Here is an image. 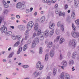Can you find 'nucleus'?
Segmentation results:
<instances>
[{"instance_id": "obj_16", "label": "nucleus", "mask_w": 79, "mask_h": 79, "mask_svg": "<svg viewBox=\"0 0 79 79\" xmlns=\"http://www.w3.org/2000/svg\"><path fill=\"white\" fill-rule=\"evenodd\" d=\"M69 64L70 66H73V65L74 64V60H70L69 61Z\"/></svg>"}, {"instance_id": "obj_19", "label": "nucleus", "mask_w": 79, "mask_h": 79, "mask_svg": "<svg viewBox=\"0 0 79 79\" xmlns=\"http://www.w3.org/2000/svg\"><path fill=\"white\" fill-rule=\"evenodd\" d=\"M64 77H65V79H70V78H71L70 75L68 73H66L64 76Z\"/></svg>"}, {"instance_id": "obj_12", "label": "nucleus", "mask_w": 79, "mask_h": 79, "mask_svg": "<svg viewBox=\"0 0 79 79\" xmlns=\"http://www.w3.org/2000/svg\"><path fill=\"white\" fill-rule=\"evenodd\" d=\"M77 56V52H74L72 54V59H75L76 58V56Z\"/></svg>"}, {"instance_id": "obj_30", "label": "nucleus", "mask_w": 79, "mask_h": 79, "mask_svg": "<svg viewBox=\"0 0 79 79\" xmlns=\"http://www.w3.org/2000/svg\"><path fill=\"white\" fill-rule=\"evenodd\" d=\"M54 27H55V23H52V24H50L49 25V28L50 29H53Z\"/></svg>"}, {"instance_id": "obj_47", "label": "nucleus", "mask_w": 79, "mask_h": 79, "mask_svg": "<svg viewBox=\"0 0 79 79\" xmlns=\"http://www.w3.org/2000/svg\"><path fill=\"white\" fill-rule=\"evenodd\" d=\"M13 55H14V52H12L10 53L9 55L8 58H11L13 56Z\"/></svg>"}, {"instance_id": "obj_54", "label": "nucleus", "mask_w": 79, "mask_h": 79, "mask_svg": "<svg viewBox=\"0 0 79 79\" xmlns=\"http://www.w3.org/2000/svg\"><path fill=\"white\" fill-rule=\"evenodd\" d=\"M31 40H28L27 41V44L28 45V44H31Z\"/></svg>"}, {"instance_id": "obj_38", "label": "nucleus", "mask_w": 79, "mask_h": 79, "mask_svg": "<svg viewBox=\"0 0 79 79\" xmlns=\"http://www.w3.org/2000/svg\"><path fill=\"white\" fill-rule=\"evenodd\" d=\"M43 52V48H42V47H40V50H39L40 54H42Z\"/></svg>"}, {"instance_id": "obj_10", "label": "nucleus", "mask_w": 79, "mask_h": 79, "mask_svg": "<svg viewBox=\"0 0 79 79\" xmlns=\"http://www.w3.org/2000/svg\"><path fill=\"white\" fill-rule=\"evenodd\" d=\"M45 21V17L44 16H42L41 18L40 19L39 21L41 23H43Z\"/></svg>"}, {"instance_id": "obj_28", "label": "nucleus", "mask_w": 79, "mask_h": 79, "mask_svg": "<svg viewBox=\"0 0 79 79\" xmlns=\"http://www.w3.org/2000/svg\"><path fill=\"white\" fill-rule=\"evenodd\" d=\"M22 50L23 48H22V47H19L17 51V54H19V53H20L22 52Z\"/></svg>"}, {"instance_id": "obj_18", "label": "nucleus", "mask_w": 79, "mask_h": 79, "mask_svg": "<svg viewBox=\"0 0 79 79\" xmlns=\"http://www.w3.org/2000/svg\"><path fill=\"white\" fill-rule=\"evenodd\" d=\"M41 62L40 61L37 62L36 65V68H39L41 65Z\"/></svg>"}, {"instance_id": "obj_63", "label": "nucleus", "mask_w": 79, "mask_h": 79, "mask_svg": "<svg viewBox=\"0 0 79 79\" xmlns=\"http://www.w3.org/2000/svg\"><path fill=\"white\" fill-rule=\"evenodd\" d=\"M62 58H63V57H62V55L61 54H60V60H62Z\"/></svg>"}, {"instance_id": "obj_22", "label": "nucleus", "mask_w": 79, "mask_h": 79, "mask_svg": "<svg viewBox=\"0 0 79 79\" xmlns=\"http://www.w3.org/2000/svg\"><path fill=\"white\" fill-rule=\"evenodd\" d=\"M64 39L63 38H61L59 41L60 44H62L64 42Z\"/></svg>"}, {"instance_id": "obj_55", "label": "nucleus", "mask_w": 79, "mask_h": 79, "mask_svg": "<svg viewBox=\"0 0 79 79\" xmlns=\"http://www.w3.org/2000/svg\"><path fill=\"white\" fill-rule=\"evenodd\" d=\"M68 5L67 4H66L64 6V9L65 10H67V9H68Z\"/></svg>"}, {"instance_id": "obj_36", "label": "nucleus", "mask_w": 79, "mask_h": 79, "mask_svg": "<svg viewBox=\"0 0 79 79\" xmlns=\"http://www.w3.org/2000/svg\"><path fill=\"white\" fill-rule=\"evenodd\" d=\"M74 7L76 8H77V7H78V4H77V2H74Z\"/></svg>"}, {"instance_id": "obj_48", "label": "nucleus", "mask_w": 79, "mask_h": 79, "mask_svg": "<svg viewBox=\"0 0 79 79\" xmlns=\"http://www.w3.org/2000/svg\"><path fill=\"white\" fill-rule=\"evenodd\" d=\"M30 31V30H28L27 29V30L25 32V35H27L28 34H29V31Z\"/></svg>"}, {"instance_id": "obj_61", "label": "nucleus", "mask_w": 79, "mask_h": 79, "mask_svg": "<svg viewBox=\"0 0 79 79\" xmlns=\"http://www.w3.org/2000/svg\"><path fill=\"white\" fill-rule=\"evenodd\" d=\"M30 52L31 53H32L33 54H34V53H35V52H34V51L32 50H31L30 51Z\"/></svg>"}, {"instance_id": "obj_26", "label": "nucleus", "mask_w": 79, "mask_h": 79, "mask_svg": "<svg viewBox=\"0 0 79 79\" xmlns=\"http://www.w3.org/2000/svg\"><path fill=\"white\" fill-rule=\"evenodd\" d=\"M48 53L46 54L45 57L44 61H48Z\"/></svg>"}, {"instance_id": "obj_40", "label": "nucleus", "mask_w": 79, "mask_h": 79, "mask_svg": "<svg viewBox=\"0 0 79 79\" xmlns=\"http://www.w3.org/2000/svg\"><path fill=\"white\" fill-rule=\"evenodd\" d=\"M56 46L55 45H53L52 46V50H55V49H56Z\"/></svg>"}, {"instance_id": "obj_3", "label": "nucleus", "mask_w": 79, "mask_h": 79, "mask_svg": "<svg viewBox=\"0 0 79 79\" xmlns=\"http://www.w3.org/2000/svg\"><path fill=\"white\" fill-rule=\"evenodd\" d=\"M17 8H22V9H24L26 8L25 5V2L24 1L21 2H19L17 4Z\"/></svg>"}, {"instance_id": "obj_45", "label": "nucleus", "mask_w": 79, "mask_h": 79, "mask_svg": "<svg viewBox=\"0 0 79 79\" xmlns=\"http://www.w3.org/2000/svg\"><path fill=\"white\" fill-rule=\"evenodd\" d=\"M44 66L43 65H41V66L38 68H39V69L40 70H42L43 69H44Z\"/></svg>"}, {"instance_id": "obj_1", "label": "nucleus", "mask_w": 79, "mask_h": 79, "mask_svg": "<svg viewBox=\"0 0 79 79\" xmlns=\"http://www.w3.org/2000/svg\"><path fill=\"white\" fill-rule=\"evenodd\" d=\"M0 30L2 31L1 32V34H3V32H4V33H6L5 34L6 35L10 36L13 34V33L11 31H7V27L5 26V25H3V26L0 28Z\"/></svg>"}, {"instance_id": "obj_31", "label": "nucleus", "mask_w": 79, "mask_h": 79, "mask_svg": "<svg viewBox=\"0 0 79 79\" xmlns=\"http://www.w3.org/2000/svg\"><path fill=\"white\" fill-rule=\"evenodd\" d=\"M27 47H28V46H27V44H25L24 45V46L23 47V51H26V50H27Z\"/></svg>"}, {"instance_id": "obj_39", "label": "nucleus", "mask_w": 79, "mask_h": 79, "mask_svg": "<svg viewBox=\"0 0 79 79\" xmlns=\"http://www.w3.org/2000/svg\"><path fill=\"white\" fill-rule=\"evenodd\" d=\"M60 27L61 31L62 32H63L64 31V26L63 25H62Z\"/></svg>"}, {"instance_id": "obj_2", "label": "nucleus", "mask_w": 79, "mask_h": 79, "mask_svg": "<svg viewBox=\"0 0 79 79\" xmlns=\"http://www.w3.org/2000/svg\"><path fill=\"white\" fill-rule=\"evenodd\" d=\"M77 44V41L75 39H72L70 40L69 43V46L71 47L72 49H74L76 47Z\"/></svg>"}, {"instance_id": "obj_64", "label": "nucleus", "mask_w": 79, "mask_h": 79, "mask_svg": "<svg viewBox=\"0 0 79 79\" xmlns=\"http://www.w3.org/2000/svg\"><path fill=\"white\" fill-rule=\"evenodd\" d=\"M17 18L18 19H19L20 18V16L19 15H17L16 16Z\"/></svg>"}, {"instance_id": "obj_35", "label": "nucleus", "mask_w": 79, "mask_h": 79, "mask_svg": "<svg viewBox=\"0 0 79 79\" xmlns=\"http://www.w3.org/2000/svg\"><path fill=\"white\" fill-rule=\"evenodd\" d=\"M54 30L53 29L51 30L50 32L49 31V35H52L54 34Z\"/></svg>"}, {"instance_id": "obj_34", "label": "nucleus", "mask_w": 79, "mask_h": 79, "mask_svg": "<svg viewBox=\"0 0 79 79\" xmlns=\"http://www.w3.org/2000/svg\"><path fill=\"white\" fill-rule=\"evenodd\" d=\"M57 25L58 27H60L61 26H63V25L61 24V21H59L57 23Z\"/></svg>"}, {"instance_id": "obj_41", "label": "nucleus", "mask_w": 79, "mask_h": 79, "mask_svg": "<svg viewBox=\"0 0 79 79\" xmlns=\"http://www.w3.org/2000/svg\"><path fill=\"white\" fill-rule=\"evenodd\" d=\"M56 34H57V35H59V34H60V30L58 29H56Z\"/></svg>"}, {"instance_id": "obj_11", "label": "nucleus", "mask_w": 79, "mask_h": 79, "mask_svg": "<svg viewBox=\"0 0 79 79\" xmlns=\"http://www.w3.org/2000/svg\"><path fill=\"white\" fill-rule=\"evenodd\" d=\"M33 42H34L35 44H38L39 42V39L38 38H35L34 39Z\"/></svg>"}, {"instance_id": "obj_33", "label": "nucleus", "mask_w": 79, "mask_h": 79, "mask_svg": "<svg viewBox=\"0 0 79 79\" xmlns=\"http://www.w3.org/2000/svg\"><path fill=\"white\" fill-rule=\"evenodd\" d=\"M42 34L41 37L40 38V39L41 41H42V40H44V36H45L44 35V33H41Z\"/></svg>"}, {"instance_id": "obj_56", "label": "nucleus", "mask_w": 79, "mask_h": 79, "mask_svg": "<svg viewBox=\"0 0 79 79\" xmlns=\"http://www.w3.org/2000/svg\"><path fill=\"white\" fill-rule=\"evenodd\" d=\"M30 12V10L29 9H27L26 10V13H29V12Z\"/></svg>"}, {"instance_id": "obj_29", "label": "nucleus", "mask_w": 79, "mask_h": 79, "mask_svg": "<svg viewBox=\"0 0 79 79\" xmlns=\"http://www.w3.org/2000/svg\"><path fill=\"white\" fill-rule=\"evenodd\" d=\"M60 36H58L54 40V42H57L59 41L60 40Z\"/></svg>"}, {"instance_id": "obj_14", "label": "nucleus", "mask_w": 79, "mask_h": 79, "mask_svg": "<svg viewBox=\"0 0 79 79\" xmlns=\"http://www.w3.org/2000/svg\"><path fill=\"white\" fill-rule=\"evenodd\" d=\"M50 55L51 57H53L55 55V52L54 51L52 50H51L50 52Z\"/></svg>"}, {"instance_id": "obj_9", "label": "nucleus", "mask_w": 79, "mask_h": 79, "mask_svg": "<svg viewBox=\"0 0 79 79\" xmlns=\"http://www.w3.org/2000/svg\"><path fill=\"white\" fill-rule=\"evenodd\" d=\"M39 29V24L37 23H35L34 24V30L35 31H37Z\"/></svg>"}, {"instance_id": "obj_13", "label": "nucleus", "mask_w": 79, "mask_h": 79, "mask_svg": "<svg viewBox=\"0 0 79 79\" xmlns=\"http://www.w3.org/2000/svg\"><path fill=\"white\" fill-rule=\"evenodd\" d=\"M2 2L3 3L4 6L5 8H8L9 7V5H8V4L5 2V1H3Z\"/></svg>"}, {"instance_id": "obj_46", "label": "nucleus", "mask_w": 79, "mask_h": 79, "mask_svg": "<svg viewBox=\"0 0 79 79\" xmlns=\"http://www.w3.org/2000/svg\"><path fill=\"white\" fill-rule=\"evenodd\" d=\"M72 27L73 31H76V27L73 23L72 24Z\"/></svg>"}, {"instance_id": "obj_20", "label": "nucleus", "mask_w": 79, "mask_h": 79, "mask_svg": "<svg viewBox=\"0 0 79 79\" xmlns=\"http://www.w3.org/2000/svg\"><path fill=\"white\" fill-rule=\"evenodd\" d=\"M52 44H53V43L52 42L50 41L48 43L47 45V47H48V48H51V47H52Z\"/></svg>"}, {"instance_id": "obj_23", "label": "nucleus", "mask_w": 79, "mask_h": 79, "mask_svg": "<svg viewBox=\"0 0 79 79\" xmlns=\"http://www.w3.org/2000/svg\"><path fill=\"white\" fill-rule=\"evenodd\" d=\"M4 20V16L2 15L0 16V24L2 23V22Z\"/></svg>"}, {"instance_id": "obj_5", "label": "nucleus", "mask_w": 79, "mask_h": 79, "mask_svg": "<svg viewBox=\"0 0 79 79\" xmlns=\"http://www.w3.org/2000/svg\"><path fill=\"white\" fill-rule=\"evenodd\" d=\"M71 34L72 37L73 38H75V39H78L79 38V32H76L72 31L71 32Z\"/></svg>"}, {"instance_id": "obj_8", "label": "nucleus", "mask_w": 79, "mask_h": 79, "mask_svg": "<svg viewBox=\"0 0 79 79\" xmlns=\"http://www.w3.org/2000/svg\"><path fill=\"white\" fill-rule=\"evenodd\" d=\"M18 28L20 31H24L25 30V27L23 25H19Z\"/></svg>"}, {"instance_id": "obj_17", "label": "nucleus", "mask_w": 79, "mask_h": 79, "mask_svg": "<svg viewBox=\"0 0 79 79\" xmlns=\"http://www.w3.org/2000/svg\"><path fill=\"white\" fill-rule=\"evenodd\" d=\"M9 12V10L6 9H5L3 10V13L2 14V15L4 14V15H7L8 13Z\"/></svg>"}, {"instance_id": "obj_21", "label": "nucleus", "mask_w": 79, "mask_h": 79, "mask_svg": "<svg viewBox=\"0 0 79 79\" xmlns=\"http://www.w3.org/2000/svg\"><path fill=\"white\" fill-rule=\"evenodd\" d=\"M20 41H17L14 45V47H17L19 45V44H20Z\"/></svg>"}, {"instance_id": "obj_50", "label": "nucleus", "mask_w": 79, "mask_h": 79, "mask_svg": "<svg viewBox=\"0 0 79 79\" xmlns=\"http://www.w3.org/2000/svg\"><path fill=\"white\" fill-rule=\"evenodd\" d=\"M36 34H37V33H36V32H35L33 33L32 34L33 38H34L35 37V36H36Z\"/></svg>"}, {"instance_id": "obj_42", "label": "nucleus", "mask_w": 79, "mask_h": 79, "mask_svg": "<svg viewBox=\"0 0 79 79\" xmlns=\"http://www.w3.org/2000/svg\"><path fill=\"white\" fill-rule=\"evenodd\" d=\"M41 32H42V31L40 29L38 30L37 33V35H39L40 34H41Z\"/></svg>"}, {"instance_id": "obj_52", "label": "nucleus", "mask_w": 79, "mask_h": 79, "mask_svg": "<svg viewBox=\"0 0 79 79\" xmlns=\"http://www.w3.org/2000/svg\"><path fill=\"white\" fill-rule=\"evenodd\" d=\"M12 38L13 40H15L16 39V37L14 35H13L12 36Z\"/></svg>"}, {"instance_id": "obj_58", "label": "nucleus", "mask_w": 79, "mask_h": 79, "mask_svg": "<svg viewBox=\"0 0 79 79\" xmlns=\"http://www.w3.org/2000/svg\"><path fill=\"white\" fill-rule=\"evenodd\" d=\"M48 2V0H43V2L44 3H47Z\"/></svg>"}, {"instance_id": "obj_44", "label": "nucleus", "mask_w": 79, "mask_h": 79, "mask_svg": "<svg viewBox=\"0 0 79 79\" xmlns=\"http://www.w3.org/2000/svg\"><path fill=\"white\" fill-rule=\"evenodd\" d=\"M22 67H23V68L26 69V68H29V65H23L22 66Z\"/></svg>"}, {"instance_id": "obj_59", "label": "nucleus", "mask_w": 79, "mask_h": 79, "mask_svg": "<svg viewBox=\"0 0 79 79\" xmlns=\"http://www.w3.org/2000/svg\"><path fill=\"white\" fill-rule=\"evenodd\" d=\"M71 55V52H69L67 54V55L68 56H70Z\"/></svg>"}, {"instance_id": "obj_24", "label": "nucleus", "mask_w": 79, "mask_h": 79, "mask_svg": "<svg viewBox=\"0 0 79 79\" xmlns=\"http://www.w3.org/2000/svg\"><path fill=\"white\" fill-rule=\"evenodd\" d=\"M56 71H57V70L56 69H53V73L52 75L54 76H55L56 74Z\"/></svg>"}, {"instance_id": "obj_32", "label": "nucleus", "mask_w": 79, "mask_h": 79, "mask_svg": "<svg viewBox=\"0 0 79 79\" xmlns=\"http://www.w3.org/2000/svg\"><path fill=\"white\" fill-rule=\"evenodd\" d=\"M64 73L62 72L60 75V78H61V79H64Z\"/></svg>"}, {"instance_id": "obj_6", "label": "nucleus", "mask_w": 79, "mask_h": 79, "mask_svg": "<svg viewBox=\"0 0 79 79\" xmlns=\"http://www.w3.org/2000/svg\"><path fill=\"white\" fill-rule=\"evenodd\" d=\"M49 32H50V31L47 29L45 30L44 31V32H42V33H44L43 35L45 37H48V36H49L50 35Z\"/></svg>"}, {"instance_id": "obj_43", "label": "nucleus", "mask_w": 79, "mask_h": 79, "mask_svg": "<svg viewBox=\"0 0 79 79\" xmlns=\"http://www.w3.org/2000/svg\"><path fill=\"white\" fill-rule=\"evenodd\" d=\"M36 45H37V44H35V43L32 42V44H31V48H34V47H35Z\"/></svg>"}, {"instance_id": "obj_37", "label": "nucleus", "mask_w": 79, "mask_h": 79, "mask_svg": "<svg viewBox=\"0 0 79 79\" xmlns=\"http://www.w3.org/2000/svg\"><path fill=\"white\" fill-rule=\"evenodd\" d=\"M21 37H22V35H18L16 36V38L18 40H19V39H21Z\"/></svg>"}, {"instance_id": "obj_49", "label": "nucleus", "mask_w": 79, "mask_h": 79, "mask_svg": "<svg viewBox=\"0 0 79 79\" xmlns=\"http://www.w3.org/2000/svg\"><path fill=\"white\" fill-rule=\"evenodd\" d=\"M75 23L77 25H79V19H77L75 21Z\"/></svg>"}, {"instance_id": "obj_27", "label": "nucleus", "mask_w": 79, "mask_h": 79, "mask_svg": "<svg viewBox=\"0 0 79 79\" xmlns=\"http://www.w3.org/2000/svg\"><path fill=\"white\" fill-rule=\"evenodd\" d=\"M63 16V17H65L66 16V14L65 12H63L62 13L60 12L59 13V16Z\"/></svg>"}, {"instance_id": "obj_51", "label": "nucleus", "mask_w": 79, "mask_h": 79, "mask_svg": "<svg viewBox=\"0 0 79 79\" xmlns=\"http://www.w3.org/2000/svg\"><path fill=\"white\" fill-rule=\"evenodd\" d=\"M29 37V35H27L25 36L24 38V40H27Z\"/></svg>"}, {"instance_id": "obj_53", "label": "nucleus", "mask_w": 79, "mask_h": 79, "mask_svg": "<svg viewBox=\"0 0 79 79\" xmlns=\"http://www.w3.org/2000/svg\"><path fill=\"white\" fill-rule=\"evenodd\" d=\"M47 3L48 5H50L52 4V2H51V1H50V0H49L48 1H47Z\"/></svg>"}, {"instance_id": "obj_25", "label": "nucleus", "mask_w": 79, "mask_h": 79, "mask_svg": "<svg viewBox=\"0 0 79 79\" xmlns=\"http://www.w3.org/2000/svg\"><path fill=\"white\" fill-rule=\"evenodd\" d=\"M62 64L64 67H66L67 66V62H66V61L65 60H63L62 62Z\"/></svg>"}, {"instance_id": "obj_15", "label": "nucleus", "mask_w": 79, "mask_h": 79, "mask_svg": "<svg viewBox=\"0 0 79 79\" xmlns=\"http://www.w3.org/2000/svg\"><path fill=\"white\" fill-rule=\"evenodd\" d=\"M75 12H76L75 10H73L72 13V18L73 19H74L76 17V15H75Z\"/></svg>"}, {"instance_id": "obj_57", "label": "nucleus", "mask_w": 79, "mask_h": 79, "mask_svg": "<svg viewBox=\"0 0 79 79\" xmlns=\"http://www.w3.org/2000/svg\"><path fill=\"white\" fill-rule=\"evenodd\" d=\"M61 12H59L58 10H56V14H59V15H60V13Z\"/></svg>"}, {"instance_id": "obj_4", "label": "nucleus", "mask_w": 79, "mask_h": 79, "mask_svg": "<svg viewBox=\"0 0 79 79\" xmlns=\"http://www.w3.org/2000/svg\"><path fill=\"white\" fill-rule=\"evenodd\" d=\"M34 23L32 21L29 22L27 25V29L29 30V31H31V29H32V27H33V26H34Z\"/></svg>"}, {"instance_id": "obj_60", "label": "nucleus", "mask_w": 79, "mask_h": 79, "mask_svg": "<svg viewBox=\"0 0 79 79\" xmlns=\"http://www.w3.org/2000/svg\"><path fill=\"white\" fill-rule=\"evenodd\" d=\"M56 2V0H52V3H55Z\"/></svg>"}, {"instance_id": "obj_7", "label": "nucleus", "mask_w": 79, "mask_h": 79, "mask_svg": "<svg viewBox=\"0 0 79 79\" xmlns=\"http://www.w3.org/2000/svg\"><path fill=\"white\" fill-rule=\"evenodd\" d=\"M40 74V72L38 70H35L32 74V75L34 77H37Z\"/></svg>"}, {"instance_id": "obj_62", "label": "nucleus", "mask_w": 79, "mask_h": 79, "mask_svg": "<svg viewBox=\"0 0 79 79\" xmlns=\"http://www.w3.org/2000/svg\"><path fill=\"white\" fill-rule=\"evenodd\" d=\"M72 71H75V70H76V69H74V66H73L72 68Z\"/></svg>"}]
</instances>
